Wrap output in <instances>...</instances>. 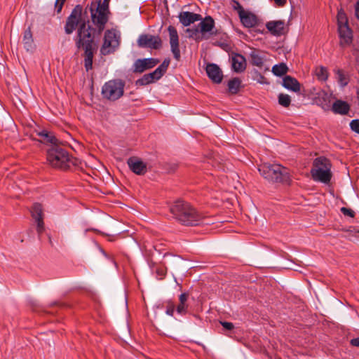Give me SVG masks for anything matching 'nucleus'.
Segmentation results:
<instances>
[{"label":"nucleus","instance_id":"obj_9","mask_svg":"<svg viewBox=\"0 0 359 359\" xmlns=\"http://www.w3.org/2000/svg\"><path fill=\"white\" fill-rule=\"evenodd\" d=\"M88 8V6H87L83 11V7L81 5H76L74 8L70 15L67 18L66 21L65 26V31L66 34H72L76 29L79 25H81L83 21L86 22L85 19L83 18V15H87Z\"/></svg>","mask_w":359,"mask_h":359},{"label":"nucleus","instance_id":"obj_14","mask_svg":"<svg viewBox=\"0 0 359 359\" xmlns=\"http://www.w3.org/2000/svg\"><path fill=\"white\" fill-rule=\"evenodd\" d=\"M127 164L130 170L137 175H144L147 172V163L137 157H130Z\"/></svg>","mask_w":359,"mask_h":359},{"label":"nucleus","instance_id":"obj_35","mask_svg":"<svg viewBox=\"0 0 359 359\" xmlns=\"http://www.w3.org/2000/svg\"><path fill=\"white\" fill-rule=\"evenodd\" d=\"M232 7L235 11H237L239 16L245 12L241 4L236 0H232Z\"/></svg>","mask_w":359,"mask_h":359},{"label":"nucleus","instance_id":"obj_23","mask_svg":"<svg viewBox=\"0 0 359 359\" xmlns=\"http://www.w3.org/2000/svg\"><path fill=\"white\" fill-rule=\"evenodd\" d=\"M350 110V105L345 101L336 100L332 107V111L336 114L346 115Z\"/></svg>","mask_w":359,"mask_h":359},{"label":"nucleus","instance_id":"obj_2","mask_svg":"<svg viewBox=\"0 0 359 359\" xmlns=\"http://www.w3.org/2000/svg\"><path fill=\"white\" fill-rule=\"evenodd\" d=\"M173 217L185 226H196L202 221L203 215L189 203L177 201L170 206Z\"/></svg>","mask_w":359,"mask_h":359},{"label":"nucleus","instance_id":"obj_31","mask_svg":"<svg viewBox=\"0 0 359 359\" xmlns=\"http://www.w3.org/2000/svg\"><path fill=\"white\" fill-rule=\"evenodd\" d=\"M315 74L317 79L321 81H325L328 78V71L326 67L323 66L316 68Z\"/></svg>","mask_w":359,"mask_h":359},{"label":"nucleus","instance_id":"obj_41","mask_svg":"<svg viewBox=\"0 0 359 359\" xmlns=\"http://www.w3.org/2000/svg\"><path fill=\"white\" fill-rule=\"evenodd\" d=\"M65 1L66 0H56L55 6L57 13L61 12L62 6H63Z\"/></svg>","mask_w":359,"mask_h":359},{"label":"nucleus","instance_id":"obj_26","mask_svg":"<svg viewBox=\"0 0 359 359\" xmlns=\"http://www.w3.org/2000/svg\"><path fill=\"white\" fill-rule=\"evenodd\" d=\"M200 32L201 33H207L210 32L215 27V22L212 17H205L199 24Z\"/></svg>","mask_w":359,"mask_h":359},{"label":"nucleus","instance_id":"obj_6","mask_svg":"<svg viewBox=\"0 0 359 359\" xmlns=\"http://www.w3.org/2000/svg\"><path fill=\"white\" fill-rule=\"evenodd\" d=\"M109 1L110 0H103L102 2L101 0H100L96 8L94 4L92 3L88 8L91 14L92 22L97 29L99 34L104 29L105 25L109 20Z\"/></svg>","mask_w":359,"mask_h":359},{"label":"nucleus","instance_id":"obj_43","mask_svg":"<svg viewBox=\"0 0 359 359\" xmlns=\"http://www.w3.org/2000/svg\"><path fill=\"white\" fill-rule=\"evenodd\" d=\"M275 4H276V6H279V7H283L284 6L286 3H287V0H273Z\"/></svg>","mask_w":359,"mask_h":359},{"label":"nucleus","instance_id":"obj_25","mask_svg":"<svg viewBox=\"0 0 359 359\" xmlns=\"http://www.w3.org/2000/svg\"><path fill=\"white\" fill-rule=\"evenodd\" d=\"M250 62L252 65L262 68L264 65V57L261 52L257 50H254L250 54Z\"/></svg>","mask_w":359,"mask_h":359},{"label":"nucleus","instance_id":"obj_12","mask_svg":"<svg viewBox=\"0 0 359 359\" xmlns=\"http://www.w3.org/2000/svg\"><path fill=\"white\" fill-rule=\"evenodd\" d=\"M168 31L169 32L170 48L173 54V57L177 61H180L181 55L177 31L175 27L171 25L168 27Z\"/></svg>","mask_w":359,"mask_h":359},{"label":"nucleus","instance_id":"obj_19","mask_svg":"<svg viewBox=\"0 0 359 359\" xmlns=\"http://www.w3.org/2000/svg\"><path fill=\"white\" fill-rule=\"evenodd\" d=\"M180 22L184 26L187 27L191 24L199 21L202 19V16L200 14L191 13L189 11H182L179 14Z\"/></svg>","mask_w":359,"mask_h":359},{"label":"nucleus","instance_id":"obj_21","mask_svg":"<svg viewBox=\"0 0 359 359\" xmlns=\"http://www.w3.org/2000/svg\"><path fill=\"white\" fill-rule=\"evenodd\" d=\"M239 18L243 25L248 28L255 27L258 23L257 16L249 11L244 12Z\"/></svg>","mask_w":359,"mask_h":359},{"label":"nucleus","instance_id":"obj_40","mask_svg":"<svg viewBox=\"0 0 359 359\" xmlns=\"http://www.w3.org/2000/svg\"><path fill=\"white\" fill-rule=\"evenodd\" d=\"M156 273L158 279H163L165 276L166 271L163 267H158Z\"/></svg>","mask_w":359,"mask_h":359},{"label":"nucleus","instance_id":"obj_28","mask_svg":"<svg viewBox=\"0 0 359 359\" xmlns=\"http://www.w3.org/2000/svg\"><path fill=\"white\" fill-rule=\"evenodd\" d=\"M36 135L41 137V141L46 143H51L53 145H55L57 140L53 135L52 133H48V131L43 130L41 131H36Z\"/></svg>","mask_w":359,"mask_h":359},{"label":"nucleus","instance_id":"obj_13","mask_svg":"<svg viewBox=\"0 0 359 359\" xmlns=\"http://www.w3.org/2000/svg\"><path fill=\"white\" fill-rule=\"evenodd\" d=\"M159 62L160 60L156 58L138 59L133 64V72L142 73L147 69L153 68Z\"/></svg>","mask_w":359,"mask_h":359},{"label":"nucleus","instance_id":"obj_39","mask_svg":"<svg viewBox=\"0 0 359 359\" xmlns=\"http://www.w3.org/2000/svg\"><path fill=\"white\" fill-rule=\"evenodd\" d=\"M341 212L346 216H348L350 217H353L355 216V212L351 209L343 207L341 208Z\"/></svg>","mask_w":359,"mask_h":359},{"label":"nucleus","instance_id":"obj_17","mask_svg":"<svg viewBox=\"0 0 359 359\" xmlns=\"http://www.w3.org/2000/svg\"><path fill=\"white\" fill-rule=\"evenodd\" d=\"M208 76L215 83H220L223 79V74L218 65L214 63L208 64L205 68Z\"/></svg>","mask_w":359,"mask_h":359},{"label":"nucleus","instance_id":"obj_30","mask_svg":"<svg viewBox=\"0 0 359 359\" xmlns=\"http://www.w3.org/2000/svg\"><path fill=\"white\" fill-rule=\"evenodd\" d=\"M337 20L338 27L348 25V18L342 8L338 11Z\"/></svg>","mask_w":359,"mask_h":359},{"label":"nucleus","instance_id":"obj_37","mask_svg":"<svg viewBox=\"0 0 359 359\" xmlns=\"http://www.w3.org/2000/svg\"><path fill=\"white\" fill-rule=\"evenodd\" d=\"M351 129L355 133L359 134V119H353L350 123Z\"/></svg>","mask_w":359,"mask_h":359},{"label":"nucleus","instance_id":"obj_38","mask_svg":"<svg viewBox=\"0 0 359 359\" xmlns=\"http://www.w3.org/2000/svg\"><path fill=\"white\" fill-rule=\"evenodd\" d=\"M189 34V37L198 39V35L200 32L198 27L194 29H187L186 31Z\"/></svg>","mask_w":359,"mask_h":359},{"label":"nucleus","instance_id":"obj_46","mask_svg":"<svg viewBox=\"0 0 359 359\" xmlns=\"http://www.w3.org/2000/svg\"><path fill=\"white\" fill-rule=\"evenodd\" d=\"M147 76L149 77V79L151 80V81L153 83L156 81H157L156 79H154V77L152 76V74L151 73H149V74H147Z\"/></svg>","mask_w":359,"mask_h":359},{"label":"nucleus","instance_id":"obj_44","mask_svg":"<svg viewBox=\"0 0 359 359\" xmlns=\"http://www.w3.org/2000/svg\"><path fill=\"white\" fill-rule=\"evenodd\" d=\"M351 345L353 346H359V337L356 338H353L350 341Z\"/></svg>","mask_w":359,"mask_h":359},{"label":"nucleus","instance_id":"obj_7","mask_svg":"<svg viewBox=\"0 0 359 359\" xmlns=\"http://www.w3.org/2000/svg\"><path fill=\"white\" fill-rule=\"evenodd\" d=\"M125 86L126 83L122 79L109 80L103 85L102 95L109 101H116L123 95Z\"/></svg>","mask_w":359,"mask_h":359},{"label":"nucleus","instance_id":"obj_33","mask_svg":"<svg viewBox=\"0 0 359 359\" xmlns=\"http://www.w3.org/2000/svg\"><path fill=\"white\" fill-rule=\"evenodd\" d=\"M337 75V79L338 83L341 87H344L348 85L349 79L348 76L344 74L342 69H337L335 72Z\"/></svg>","mask_w":359,"mask_h":359},{"label":"nucleus","instance_id":"obj_18","mask_svg":"<svg viewBox=\"0 0 359 359\" xmlns=\"http://www.w3.org/2000/svg\"><path fill=\"white\" fill-rule=\"evenodd\" d=\"M231 68L236 73H241L246 68V60L238 53H233L231 57Z\"/></svg>","mask_w":359,"mask_h":359},{"label":"nucleus","instance_id":"obj_32","mask_svg":"<svg viewBox=\"0 0 359 359\" xmlns=\"http://www.w3.org/2000/svg\"><path fill=\"white\" fill-rule=\"evenodd\" d=\"M288 70L287 65L285 63H280L278 65H275L272 67V72L276 76H283L285 75Z\"/></svg>","mask_w":359,"mask_h":359},{"label":"nucleus","instance_id":"obj_20","mask_svg":"<svg viewBox=\"0 0 359 359\" xmlns=\"http://www.w3.org/2000/svg\"><path fill=\"white\" fill-rule=\"evenodd\" d=\"M266 27L269 32L274 36H280L284 33L285 21L284 20H271L266 24Z\"/></svg>","mask_w":359,"mask_h":359},{"label":"nucleus","instance_id":"obj_34","mask_svg":"<svg viewBox=\"0 0 359 359\" xmlns=\"http://www.w3.org/2000/svg\"><path fill=\"white\" fill-rule=\"evenodd\" d=\"M278 103L284 107H288L291 103L290 96L287 94L280 93L278 95Z\"/></svg>","mask_w":359,"mask_h":359},{"label":"nucleus","instance_id":"obj_42","mask_svg":"<svg viewBox=\"0 0 359 359\" xmlns=\"http://www.w3.org/2000/svg\"><path fill=\"white\" fill-rule=\"evenodd\" d=\"M222 325L224 328H225L227 330H231L234 328V325L232 323L230 322H221Z\"/></svg>","mask_w":359,"mask_h":359},{"label":"nucleus","instance_id":"obj_4","mask_svg":"<svg viewBox=\"0 0 359 359\" xmlns=\"http://www.w3.org/2000/svg\"><path fill=\"white\" fill-rule=\"evenodd\" d=\"M258 170L269 182L287 184L292 182L289 169L280 164L264 163L259 165Z\"/></svg>","mask_w":359,"mask_h":359},{"label":"nucleus","instance_id":"obj_45","mask_svg":"<svg viewBox=\"0 0 359 359\" xmlns=\"http://www.w3.org/2000/svg\"><path fill=\"white\" fill-rule=\"evenodd\" d=\"M355 13L356 18L359 20V0L355 4Z\"/></svg>","mask_w":359,"mask_h":359},{"label":"nucleus","instance_id":"obj_5","mask_svg":"<svg viewBox=\"0 0 359 359\" xmlns=\"http://www.w3.org/2000/svg\"><path fill=\"white\" fill-rule=\"evenodd\" d=\"M332 164L330 161L324 156L314 159L311 169V175L315 182H320L328 184L332 179Z\"/></svg>","mask_w":359,"mask_h":359},{"label":"nucleus","instance_id":"obj_15","mask_svg":"<svg viewBox=\"0 0 359 359\" xmlns=\"http://www.w3.org/2000/svg\"><path fill=\"white\" fill-rule=\"evenodd\" d=\"M31 214L33 219L37 224L36 230L39 234H41L44 230V223L43 219V208L40 203L33 204L31 208Z\"/></svg>","mask_w":359,"mask_h":359},{"label":"nucleus","instance_id":"obj_29","mask_svg":"<svg viewBox=\"0 0 359 359\" xmlns=\"http://www.w3.org/2000/svg\"><path fill=\"white\" fill-rule=\"evenodd\" d=\"M227 86L230 93L236 94L241 87V80L237 77L233 78L229 81Z\"/></svg>","mask_w":359,"mask_h":359},{"label":"nucleus","instance_id":"obj_24","mask_svg":"<svg viewBox=\"0 0 359 359\" xmlns=\"http://www.w3.org/2000/svg\"><path fill=\"white\" fill-rule=\"evenodd\" d=\"M22 42L24 44V48L27 50H32L35 46L34 43L32 32L31 31V28L28 27L23 34Z\"/></svg>","mask_w":359,"mask_h":359},{"label":"nucleus","instance_id":"obj_36","mask_svg":"<svg viewBox=\"0 0 359 359\" xmlns=\"http://www.w3.org/2000/svg\"><path fill=\"white\" fill-rule=\"evenodd\" d=\"M151 83L152 82L151 81L149 77L147 76V74H144L142 78L137 80L136 81V84L140 86H146Z\"/></svg>","mask_w":359,"mask_h":359},{"label":"nucleus","instance_id":"obj_16","mask_svg":"<svg viewBox=\"0 0 359 359\" xmlns=\"http://www.w3.org/2000/svg\"><path fill=\"white\" fill-rule=\"evenodd\" d=\"M339 45L342 48L350 46L353 42V32L348 25L338 27Z\"/></svg>","mask_w":359,"mask_h":359},{"label":"nucleus","instance_id":"obj_22","mask_svg":"<svg viewBox=\"0 0 359 359\" xmlns=\"http://www.w3.org/2000/svg\"><path fill=\"white\" fill-rule=\"evenodd\" d=\"M283 86L287 90L295 93L300 91L301 85L299 82L291 76H285L283 79Z\"/></svg>","mask_w":359,"mask_h":359},{"label":"nucleus","instance_id":"obj_27","mask_svg":"<svg viewBox=\"0 0 359 359\" xmlns=\"http://www.w3.org/2000/svg\"><path fill=\"white\" fill-rule=\"evenodd\" d=\"M170 64L169 60H165L159 67H158L153 72H151L152 76L156 80L160 79L166 72Z\"/></svg>","mask_w":359,"mask_h":359},{"label":"nucleus","instance_id":"obj_11","mask_svg":"<svg viewBox=\"0 0 359 359\" xmlns=\"http://www.w3.org/2000/svg\"><path fill=\"white\" fill-rule=\"evenodd\" d=\"M137 45L140 48H147L157 50L161 48L162 41L159 36L151 34H141L137 39Z\"/></svg>","mask_w":359,"mask_h":359},{"label":"nucleus","instance_id":"obj_1","mask_svg":"<svg viewBox=\"0 0 359 359\" xmlns=\"http://www.w3.org/2000/svg\"><path fill=\"white\" fill-rule=\"evenodd\" d=\"M91 30V27L86 26V22L83 21L79 25L74 39L77 49L84 50V67L87 72L93 68V60L96 46Z\"/></svg>","mask_w":359,"mask_h":359},{"label":"nucleus","instance_id":"obj_10","mask_svg":"<svg viewBox=\"0 0 359 359\" xmlns=\"http://www.w3.org/2000/svg\"><path fill=\"white\" fill-rule=\"evenodd\" d=\"M189 298V294L184 292L179 296V304L177 306L172 301H168L166 302V310L165 313L170 316H173L175 311L177 314L184 316L188 313L189 305L187 300Z\"/></svg>","mask_w":359,"mask_h":359},{"label":"nucleus","instance_id":"obj_3","mask_svg":"<svg viewBox=\"0 0 359 359\" xmlns=\"http://www.w3.org/2000/svg\"><path fill=\"white\" fill-rule=\"evenodd\" d=\"M47 161L50 166L60 170H68L76 165V159L61 147L52 145L47 151Z\"/></svg>","mask_w":359,"mask_h":359},{"label":"nucleus","instance_id":"obj_8","mask_svg":"<svg viewBox=\"0 0 359 359\" xmlns=\"http://www.w3.org/2000/svg\"><path fill=\"white\" fill-rule=\"evenodd\" d=\"M121 43V34L115 29H107L104 32L103 43L100 48L102 55L114 53L119 47Z\"/></svg>","mask_w":359,"mask_h":359}]
</instances>
